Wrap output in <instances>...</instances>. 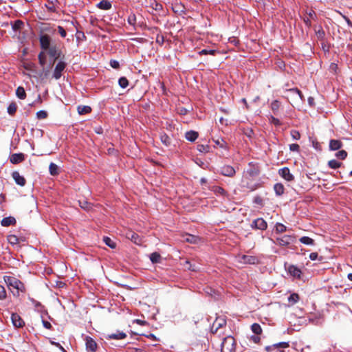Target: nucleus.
Here are the masks:
<instances>
[{
    "mask_svg": "<svg viewBox=\"0 0 352 352\" xmlns=\"http://www.w3.org/2000/svg\"><path fill=\"white\" fill-rule=\"evenodd\" d=\"M198 150L201 152L207 151L208 147H205L204 145H199Z\"/></svg>",
    "mask_w": 352,
    "mask_h": 352,
    "instance_id": "nucleus-58",
    "label": "nucleus"
},
{
    "mask_svg": "<svg viewBox=\"0 0 352 352\" xmlns=\"http://www.w3.org/2000/svg\"><path fill=\"white\" fill-rule=\"evenodd\" d=\"M97 7L101 10H108L111 9V4L109 1L107 0H102L97 4Z\"/></svg>",
    "mask_w": 352,
    "mask_h": 352,
    "instance_id": "nucleus-22",
    "label": "nucleus"
},
{
    "mask_svg": "<svg viewBox=\"0 0 352 352\" xmlns=\"http://www.w3.org/2000/svg\"><path fill=\"white\" fill-rule=\"evenodd\" d=\"M304 21L305 23L308 25V26H310L311 25V21H310V19L309 18H307V19H304Z\"/></svg>",
    "mask_w": 352,
    "mask_h": 352,
    "instance_id": "nucleus-60",
    "label": "nucleus"
},
{
    "mask_svg": "<svg viewBox=\"0 0 352 352\" xmlns=\"http://www.w3.org/2000/svg\"><path fill=\"white\" fill-rule=\"evenodd\" d=\"M86 347L87 349L91 352H95L97 349L96 342L90 337L86 338Z\"/></svg>",
    "mask_w": 352,
    "mask_h": 352,
    "instance_id": "nucleus-13",
    "label": "nucleus"
},
{
    "mask_svg": "<svg viewBox=\"0 0 352 352\" xmlns=\"http://www.w3.org/2000/svg\"><path fill=\"white\" fill-rule=\"evenodd\" d=\"M16 109H17V106H16V103L12 102L10 104V105L8 107V113L10 115H13L16 112Z\"/></svg>",
    "mask_w": 352,
    "mask_h": 352,
    "instance_id": "nucleus-39",
    "label": "nucleus"
},
{
    "mask_svg": "<svg viewBox=\"0 0 352 352\" xmlns=\"http://www.w3.org/2000/svg\"><path fill=\"white\" fill-rule=\"evenodd\" d=\"M342 143L338 140H331L329 142V149L331 151H336L342 148Z\"/></svg>",
    "mask_w": 352,
    "mask_h": 352,
    "instance_id": "nucleus-16",
    "label": "nucleus"
},
{
    "mask_svg": "<svg viewBox=\"0 0 352 352\" xmlns=\"http://www.w3.org/2000/svg\"><path fill=\"white\" fill-rule=\"evenodd\" d=\"M289 149L291 151H296L298 152L300 150V146L297 144H292L289 145Z\"/></svg>",
    "mask_w": 352,
    "mask_h": 352,
    "instance_id": "nucleus-48",
    "label": "nucleus"
},
{
    "mask_svg": "<svg viewBox=\"0 0 352 352\" xmlns=\"http://www.w3.org/2000/svg\"><path fill=\"white\" fill-rule=\"evenodd\" d=\"M103 241L107 245L112 249L115 248L116 246V243L107 236L104 237Z\"/></svg>",
    "mask_w": 352,
    "mask_h": 352,
    "instance_id": "nucleus-37",
    "label": "nucleus"
},
{
    "mask_svg": "<svg viewBox=\"0 0 352 352\" xmlns=\"http://www.w3.org/2000/svg\"><path fill=\"white\" fill-rule=\"evenodd\" d=\"M10 162L12 164H18L22 162V153L13 154L10 157Z\"/></svg>",
    "mask_w": 352,
    "mask_h": 352,
    "instance_id": "nucleus-29",
    "label": "nucleus"
},
{
    "mask_svg": "<svg viewBox=\"0 0 352 352\" xmlns=\"http://www.w3.org/2000/svg\"><path fill=\"white\" fill-rule=\"evenodd\" d=\"M336 156L339 159L344 160L347 156V153L344 150H341L336 153Z\"/></svg>",
    "mask_w": 352,
    "mask_h": 352,
    "instance_id": "nucleus-42",
    "label": "nucleus"
},
{
    "mask_svg": "<svg viewBox=\"0 0 352 352\" xmlns=\"http://www.w3.org/2000/svg\"><path fill=\"white\" fill-rule=\"evenodd\" d=\"M279 175L285 179L287 182L293 181L294 179V177L291 173L289 169L287 167H284L283 168H280L278 170Z\"/></svg>",
    "mask_w": 352,
    "mask_h": 352,
    "instance_id": "nucleus-6",
    "label": "nucleus"
},
{
    "mask_svg": "<svg viewBox=\"0 0 352 352\" xmlns=\"http://www.w3.org/2000/svg\"><path fill=\"white\" fill-rule=\"evenodd\" d=\"M226 325V320L224 318H217L211 327L212 333H217L220 329L223 328Z\"/></svg>",
    "mask_w": 352,
    "mask_h": 352,
    "instance_id": "nucleus-3",
    "label": "nucleus"
},
{
    "mask_svg": "<svg viewBox=\"0 0 352 352\" xmlns=\"http://www.w3.org/2000/svg\"><path fill=\"white\" fill-rule=\"evenodd\" d=\"M288 346H289L288 342H279V343L274 344H273L272 346H266L265 347V350L269 352L273 348H278V347H280V348H287Z\"/></svg>",
    "mask_w": 352,
    "mask_h": 352,
    "instance_id": "nucleus-21",
    "label": "nucleus"
},
{
    "mask_svg": "<svg viewBox=\"0 0 352 352\" xmlns=\"http://www.w3.org/2000/svg\"><path fill=\"white\" fill-rule=\"evenodd\" d=\"M135 16L129 17V22L132 24L135 21Z\"/></svg>",
    "mask_w": 352,
    "mask_h": 352,
    "instance_id": "nucleus-62",
    "label": "nucleus"
},
{
    "mask_svg": "<svg viewBox=\"0 0 352 352\" xmlns=\"http://www.w3.org/2000/svg\"><path fill=\"white\" fill-rule=\"evenodd\" d=\"M287 230V227L280 223H277L275 226V231L277 233H283Z\"/></svg>",
    "mask_w": 352,
    "mask_h": 352,
    "instance_id": "nucleus-35",
    "label": "nucleus"
},
{
    "mask_svg": "<svg viewBox=\"0 0 352 352\" xmlns=\"http://www.w3.org/2000/svg\"><path fill=\"white\" fill-rule=\"evenodd\" d=\"M118 84L122 88H126L129 85V81L125 77H121L118 80Z\"/></svg>",
    "mask_w": 352,
    "mask_h": 352,
    "instance_id": "nucleus-41",
    "label": "nucleus"
},
{
    "mask_svg": "<svg viewBox=\"0 0 352 352\" xmlns=\"http://www.w3.org/2000/svg\"><path fill=\"white\" fill-rule=\"evenodd\" d=\"M11 320L15 327H22V319L18 314H12Z\"/></svg>",
    "mask_w": 352,
    "mask_h": 352,
    "instance_id": "nucleus-14",
    "label": "nucleus"
},
{
    "mask_svg": "<svg viewBox=\"0 0 352 352\" xmlns=\"http://www.w3.org/2000/svg\"><path fill=\"white\" fill-rule=\"evenodd\" d=\"M78 202L80 207L85 210H89L92 208L91 204L89 203L85 199L79 200Z\"/></svg>",
    "mask_w": 352,
    "mask_h": 352,
    "instance_id": "nucleus-28",
    "label": "nucleus"
},
{
    "mask_svg": "<svg viewBox=\"0 0 352 352\" xmlns=\"http://www.w3.org/2000/svg\"><path fill=\"white\" fill-rule=\"evenodd\" d=\"M280 107V102L278 100H274L270 104V108L274 113L277 114Z\"/></svg>",
    "mask_w": 352,
    "mask_h": 352,
    "instance_id": "nucleus-27",
    "label": "nucleus"
},
{
    "mask_svg": "<svg viewBox=\"0 0 352 352\" xmlns=\"http://www.w3.org/2000/svg\"><path fill=\"white\" fill-rule=\"evenodd\" d=\"M65 68V63L64 62L60 61L57 63L55 67L53 76L55 79H59L61 77L62 72Z\"/></svg>",
    "mask_w": 352,
    "mask_h": 352,
    "instance_id": "nucleus-7",
    "label": "nucleus"
},
{
    "mask_svg": "<svg viewBox=\"0 0 352 352\" xmlns=\"http://www.w3.org/2000/svg\"><path fill=\"white\" fill-rule=\"evenodd\" d=\"M198 137V133L195 131H187L185 138L190 142H194Z\"/></svg>",
    "mask_w": 352,
    "mask_h": 352,
    "instance_id": "nucleus-23",
    "label": "nucleus"
},
{
    "mask_svg": "<svg viewBox=\"0 0 352 352\" xmlns=\"http://www.w3.org/2000/svg\"><path fill=\"white\" fill-rule=\"evenodd\" d=\"M329 166L331 168L336 169L341 166V163L336 160H331L328 162Z\"/></svg>",
    "mask_w": 352,
    "mask_h": 352,
    "instance_id": "nucleus-38",
    "label": "nucleus"
},
{
    "mask_svg": "<svg viewBox=\"0 0 352 352\" xmlns=\"http://www.w3.org/2000/svg\"><path fill=\"white\" fill-rule=\"evenodd\" d=\"M36 116H37V118L39 119H44V118H47V113L46 111L41 110L36 113Z\"/></svg>",
    "mask_w": 352,
    "mask_h": 352,
    "instance_id": "nucleus-45",
    "label": "nucleus"
},
{
    "mask_svg": "<svg viewBox=\"0 0 352 352\" xmlns=\"http://www.w3.org/2000/svg\"><path fill=\"white\" fill-rule=\"evenodd\" d=\"M236 342L232 336H227L223 338L221 343V352H235Z\"/></svg>",
    "mask_w": 352,
    "mask_h": 352,
    "instance_id": "nucleus-2",
    "label": "nucleus"
},
{
    "mask_svg": "<svg viewBox=\"0 0 352 352\" xmlns=\"http://www.w3.org/2000/svg\"><path fill=\"white\" fill-rule=\"evenodd\" d=\"M42 322H43V327H44L45 328H46V329H51L52 325H51V324H50V322H48V321H45V320H43V321H42Z\"/></svg>",
    "mask_w": 352,
    "mask_h": 352,
    "instance_id": "nucleus-54",
    "label": "nucleus"
},
{
    "mask_svg": "<svg viewBox=\"0 0 352 352\" xmlns=\"http://www.w3.org/2000/svg\"><path fill=\"white\" fill-rule=\"evenodd\" d=\"M126 237L129 239H131L134 243L135 244H138V245H140L141 243V239L140 238V236H138V234H137L136 233L133 232H129L127 234H126Z\"/></svg>",
    "mask_w": 352,
    "mask_h": 352,
    "instance_id": "nucleus-17",
    "label": "nucleus"
},
{
    "mask_svg": "<svg viewBox=\"0 0 352 352\" xmlns=\"http://www.w3.org/2000/svg\"><path fill=\"white\" fill-rule=\"evenodd\" d=\"M50 173L53 175H57L59 173V167L54 163L52 162L49 166Z\"/></svg>",
    "mask_w": 352,
    "mask_h": 352,
    "instance_id": "nucleus-26",
    "label": "nucleus"
},
{
    "mask_svg": "<svg viewBox=\"0 0 352 352\" xmlns=\"http://www.w3.org/2000/svg\"><path fill=\"white\" fill-rule=\"evenodd\" d=\"M48 54L53 58H56L58 55V50L55 45H51L47 50Z\"/></svg>",
    "mask_w": 352,
    "mask_h": 352,
    "instance_id": "nucleus-31",
    "label": "nucleus"
},
{
    "mask_svg": "<svg viewBox=\"0 0 352 352\" xmlns=\"http://www.w3.org/2000/svg\"><path fill=\"white\" fill-rule=\"evenodd\" d=\"M146 337H147V338H148L154 339V340H155V339H156V338H155V335H153V334H152V333H151V334H149V335H147V336H146Z\"/></svg>",
    "mask_w": 352,
    "mask_h": 352,
    "instance_id": "nucleus-63",
    "label": "nucleus"
},
{
    "mask_svg": "<svg viewBox=\"0 0 352 352\" xmlns=\"http://www.w3.org/2000/svg\"><path fill=\"white\" fill-rule=\"evenodd\" d=\"M289 91L298 96L300 98H302L301 92L298 89H290Z\"/></svg>",
    "mask_w": 352,
    "mask_h": 352,
    "instance_id": "nucleus-49",
    "label": "nucleus"
},
{
    "mask_svg": "<svg viewBox=\"0 0 352 352\" xmlns=\"http://www.w3.org/2000/svg\"><path fill=\"white\" fill-rule=\"evenodd\" d=\"M251 339L254 343H258L260 341V338L258 336H253Z\"/></svg>",
    "mask_w": 352,
    "mask_h": 352,
    "instance_id": "nucleus-57",
    "label": "nucleus"
},
{
    "mask_svg": "<svg viewBox=\"0 0 352 352\" xmlns=\"http://www.w3.org/2000/svg\"><path fill=\"white\" fill-rule=\"evenodd\" d=\"M318 253L316 252H312L309 254V258L311 260V261H315L318 258Z\"/></svg>",
    "mask_w": 352,
    "mask_h": 352,
    "instance_id": "nucleus-56",
    "label": "nucleus"
},
{
    "mask_svg": "<svg viewBox=\"0 0 352 352\" xmlns=\"http://www.w3.org/2000/svg\"><path fill=\"white\" fill-rule=\"evenodd\" d=\"M40 43L42 49L47 50V49L50 48L51 46L50 37L47 34L42 35L40 37Z\"/></svg>",
    "mask_w": 352,
    "mask_h": 352,
    "instance_id": "nucleus-10",
    "label": "nucleus"
},
{
    "mask_svg": "<svg viewBox=\"0 0 352 352\" xmlns=\"http://www.w3.org/2000/svg\"><path fill=\"white\" fill-rule=\"evenodd\" d=\"M131 352H145V351L141 349L133 348L131 349Z\"/></svg>",
    "mask_w": 352,
    "mask_h": 352,
    "instance_id": "nucleus-59",
    "label": "nucleus"
},
{
    "mask_svg": "<svg viewBox=\"0 0 352 352\" xmlns=\"http://www.w3.org/2000/svg\"><path fill=\"white\" fill-rule=\"evenodd\" d=\"M16 94L19 98L22 99V87H19L17 88Z\"/></svg>",
    "mask_w": 352,
    "mask_h": 352,
    "instance_id": "nucleus-53",
    "label": "nucleus"
},
{
    "mask_svg": "<svg viewBox=\"0 0 352 352\" xmlns=\"http://www.w3.org/2000/svg\"><path fill=\"white\" fill-rule=\"evenodd\" d=\"M160 139H161V141L162 142L166 145V146H168L170 144V138L166 134H163L160 136Z\"/></svg>",
    "mask_w": 352,
    "mask_h": 352,
    "instance_id": "nucleus-40",
    "label": "nucleus"
},
{
    "mask_svg": "<svg viewBox=\"0 0 352 352\" xmlns=\"http://www.w3.org/2000/svg\"><path fill=\"white\" fill-rule=\"evenodd\" d=\"M58 32L62 37H65L67 35L66 31L62 26H58Z\"/></svg>",
    "mask_w": 352,
    "mask_h": 352,
    "instance_id": "nucleus-50",
    "label": "nucleus"
},
{
    "mask_svg": "<svg viewBox=\"0 0 352 352\" xmlns=\"http://www.w3.org/2000/svg\"><path fill=\"white\" fill-rule=\"evenodd\" d=\"M110 65L114 69H118L120 66V64L118 61L116 60H110Z\"/></svg>",
    "mask_w": 352,
    "mask_h": 352,
    "instance_id": "nucleus-52",
    "label": "nucleus"
},
{
    "mask_svg": "<svg viewBox=\"0 0 352 352\" xmlns=\"http://www.w3.org/2000/svg\"><path fill=\"white\" fill-rule=\"evenodd\" d=\"M161 258V256L157 252H153L150 255V259L153 263H159Z\"/></svg>",
    "mask_w": 352,
    "mask_h": 352,
    "instance_id": "nucleus-34",
    "label": "nucleus"
},
{
    "mask_svg": "<svg viewBox=\"0 0 352 352\" xmlns=\"http://www.w3.org/2000/svg\"><path fill=\"white\" fill-rule=\"evenodd\" d=\"M267 226L266 221L262 218L255 219L252 225V227L261 230H265L267 228Z\"/></svg>",
    "mask_w": 352,
    "mask_h": 352,
    "instance_id": "nucleus-9",
    "label": "nucleus"
},
{
    "mask_svg": "<svg viewBox=\"0 0 352 352\" xmlns=\"http://www.w3.org/2000/svg\"><path fill=\"white\" fill-rule=\"evenodd\" d=\"M6 298V292L5 287L2 285H0V299L3 300Z\"/></svg>",
    "mask_w": 352,
    "mask_h": 352,
    "instance_id": "nucleus-46",
    "label": "nucleus"
},
{
    "mask_svg": "<svg viewBox=\"0 0 352 352\" xmlns=\"http://www.w3.org/2000/svg\"><path fill=\"white\" fill-rule=\"evenodd\" d=\"M238 261L243 264H255L258 259L254 256L240 255L238 256Z\"/></svg>",
    "mask_w": 352,
    "mask_h": 352,
    "instance_id": "nucleus-5",
    "label": "nucleus"
},
{
    "mask_svg": "<svg viewBox=\"0 0 352 352\" xmlns=\"http://www.w3.org/2000/svg\"><path fill=\"white\" fill-rule=\"evenodd\" d=\"M4 280L13 296L19 297L21 287V280L12 275L5 276Z\"/></svg>",
    "mask_w": 352,
    "mask_h": 352,
    "instance_id": "nucleus-1",
    "label": "nucleus"
},
{
    "mask_svg": "<svg viewBox=\"0 0 352 352\" xmlns=\"http://www.w3.org/2000/svg\"><path fill=\"white\" fill-rule=\"evenodd\" d=\"M298 300H299V296H298V294H296V293L292 294L288 297V302H289L291 305H294V304H296Z\"/></svg>",
    "mask_w": 352,
    "mask_h": 352,
    "instance_id": "nucleus-32",
    "label": "nucleus"
},
{
    "mask_svg": "<svg viewBox=\"0 0 352 352\" xmlns=\"http://www.w3.org/2000/svg\"><path fill=\"white\" fill-rule=\"evenodd\" d=\"M126 337V335L124 332H117L116 333H111L108 335V338L110 339L122 340Z\"/></svg>",
    "mask_w": 352,
    "mask_h": 352,
    "instance_id": "nucleus-24",
    "label": "nucleus"
},
{
    "mask_svg": "<svg viewBox=\"0 0 352 352\" xmlns=\"http://www.w3.org/2000/svg\"><path fill=\"white\" fill-rule=\"evenodd\" d=\"M77 110L80 115H83L90 113L91 108L89 106L80 105L78 107Z\"/></svg>",
    "mask_w": 352,
    "mask_h": 352,
    "instance_id": "nucleus-25",
    "label": "nucleus"
},
{
    "mask_svg": "<svg viewBox=\"0 0 352 352\" xmlns=\"http://www.w3.org/2000/svg\"><path fill=\"white\" fill-rule=\"evenodd\" d=\"M214 192L217 194H219V195H224L226 193L225 190L223 188H222L221 187H219V186L215 188Z\"/></svg>",
    "mask_w": 352,
    "mask_h": 352,
    "instance_id": "nucleus-51",
    "label": "nucleus"
},
{
    "mask_svg": "<svg viewBox=\"0 0 352 352\" xmlns=\"http://www.w3.org/2000/svg\"><path fill=\"white\" fill-rule=\"evenodd\" d=\"M269 120H270V123L274 124L275 126L281 125L280 121L278 118L274 117L273 116H270Z\"/></svg>",
    "mask_w": 352,
    "mask_h": 352,
    "instance_id": "nucleus-43",
    "label": "nucleus"
},
{
    "mask_svg": "<svg viewBox=\"0 0 352 352\" xmlns=\"http://www.w3.org/2000/svg\"><path fill=\"white\" fill-rule=\"evenodd\" d=\"M16 223V219L13 217H5L1 220V224L3 227H8Z\"/></svg>",
    "mask_w": 352,
    "mask_h": 352,
    "instance_id": "nucleus-18",
    "label": "nucleus"
},
{
    "mask_svg": "<svg viewBox=\"0 0 352 352\" xmlns=\"http://www.w3.org/2000/svg\"><path fill=\"white\" fill-rule=\"evenodd\" d=\"M274 190L277 196H281L284 194L285 188L281 183H276L274 186Z\"/></svg>",
    "mask_w": 352,
    "mask_h": 352,
    "instance_id": "nucleus-20",
    "label": "nucleus"
},
{
    "mask_svg": "<svg viewBox=\"0 0 352 352\" xmlns=\"http://www.w3.org/2000/svg\"><path fill=\"white\" fill-rule=\"evenodd\" d=\"M299 241L300 243L308 245H314V241L309 236H302L299 239Z\"/></svg>",
    "mask_w": 352,
    "mask_h": 352,
    "instance_id": "nucleus-30",
    "label": "nucleus"
},
{
    "mask_svg": "<svg viewBox=\"0 0 352 352\" xmlns=\"http://www.w3.org/2000/svg\"><path fill=\"white\" fill-rule=\"evenodd\" d=\"M12 32H13L12 37L14 38H16L18 41L20 42V41H21V36H20L21 30L22 28V21H21V20L16 21L12 25Z\"/></svg>",
    "mask_w": 352,
    "mask_h": 352,
    "instance_id": "nucleus-4",
    "label": "nucleus"
},
{
    "mask_svg": "<svg viewBox=\"0 0 352 352\" xmlns=\"http://www.w3.org/2000/svg\"><path fill=\"white\" fill-rule=\"evenodd\" d=\"M8 241L14 248H16L17 250L20 249L19 239L16 235H8Z\"/></svg>",
    "mask_w": 352,
    "mask_h": 352,
    "instance_id": "nucleus-11",
    "label": "nucleus"
},
{
    "mask_svg": "<svg viewBox=\"0 0 352 352\" xmlns=\"http://www.w3.org/2000/svg\"><path fill=\"white\" fill-rule=\"evenodd\" d=\"M348 278L352 281V273L348 274Z\"/></svg>",
    "mask_w": 352,
    "mask_h": 352,
    "instance_id": "nucleus-64",
    "label": "nucleus"
},
{
    "mask_svg": "<svg viewBox=\"0 0 352 352\" xmlns=\"http://www.w3.org/2000/svg\"><path fill=\"white\" fill-rule=\"evenodd\" d=\"M12 176L17 184L22 186V177L20 175L19 172H13Z\"/></svg>",
    "mask_w": 352,
    "mask_h": 352,
    "instance_id": "nucleus-33",
    "label": "nucleus"
},
{
    "mask_svg": "<svg viewBox=\"0 0 352 352\" xmlns=\"http://www.w3.org/2000/svg\"><path fill=\"white\" fill-rule=\"evenodd\" d=\"M199 241V239L194 235L186 234L183 236V241H186L190 243H197Z\"/></svg>",
    "mask_w": 352,
    "mask_h": 352,
    "instance_id": "nucleus-19",
    "label": "nucleus"
},
{
    "mask_svg": "<svg viewBox=\"0 0 352 352\" xmlns=\"http://www.w3.org/2000/svg\"><path fill=\"white\" fill-rule=\"evenodd\" d=\"M251 329L256 335H259L262 332L261 327L260 326V324H258L257 323H254L251 326Z\"/></svg>",
    "mask_w": 352,
    "mask_h": 352,
    "instance_id": "nucleus-36",
    "label": "nucleus"
},
{
    "mask_svg": "<svg viewBox=\"0 0 352 352\" xmlns=\"http://www.w3.org/2000/svg\"><path fill=\"white\" fill-rule=\"evenodd\" d=\"M136 322L139 324L144 325L146 322L141 320H136Z\"/></svg>",
    "mask_w": 352,
    "mask_h": 352,
    "instance_id": "nucleus-61",
    "label": "nucleus"
},
{
    "mask_svg": "<svg viewBox=\"0 0 352 352\" xmlns=\"http://www.w3.org/2000/svg\"><path fill=\"white\" fill-rule=\"evenodd\" d=\"M293 237L290 235H284L276 239V243L281 246H287L291 243Z\"/></svg>",
    "mask_w": 352,
    "mask_h": 352,
    "instance_id": "nucleus-8",
    "label": "nucleus"
},
{
    "mask_svg": "<svg viewBox=\"0 0 352 352\" xmlns=\"http://www.w3.org/2000/svg\"><path fill=\"white\" fill-rule=\"evenodd\" d=\"M307 14L310 19H314L316 17L315 12L312 10H309L308 12H307Z\"/></svg>",
    "mask_w": 352,
    "mask_h": 352,
    "instance_id": "nucleus-55",
    "label": "nucleus"
},
{
    "mask_svg": "<svg viewBox=\"0 0 352 352\" xmlns=\"http://www.w3.org/2000/svg\"><path fill=\"white\" fill-rule=\"evenodd\" d=\"M290 133H291V136L293 138V140H297L300 138V134L299 131H298L296 130H292Z\"/></svg>",
    "mask_w": 352,
    "mask_h": 352,
    "instance_id": "nucleus-44",
    "label": "nucleus"
},
{
    "mask_svg": "<svg viewBox=\"0 0 352 352\" xmlns=\"http://www.w3.org/2000/svg\"><path fill=\"white\" fill-rule=\"evenodd\" d=\"M221 173L225 176L232 177L235 174V170L232 166L226 165L221 168Z\"/></svg>",
    "mask_w": 352,
    "mask_h": 352,
    "instance_id": "nucleus-12",
    "label": "nucleus"
},
{
    "mask_svg": "<svg viewBox=\"0 0 352 352\" xmlns=\"http://www.w3.org/2000/svg\"><path fill=\"white\" fill-rule=\"evenodd\" d=\"M288 272L294 278H300L301 275L300 270L294 265H290L288 267Z\"/></svg>",
    "mask_w": 352,
    "mask_h": 352,
    "instance_id": "nucleus-15",
    "label": "nucleus"
},
{
    "mask_svg": "<svg viewBox=\"0 0 352 352\" xmlns=\"http://www.w3.org/2000/svg\"><path fill=\"white\" fill-rule=\"evenodd\" d=\"M215 50H202L201 51L199 52V54H204V55H206V54H211V55H214V53H215Z\"/></svg>",
    "mask_w": 352,
    "mask_h": 352,
    "instance_id": "nucleus-47",
    "label": "nucleus"
}]
</instances>
